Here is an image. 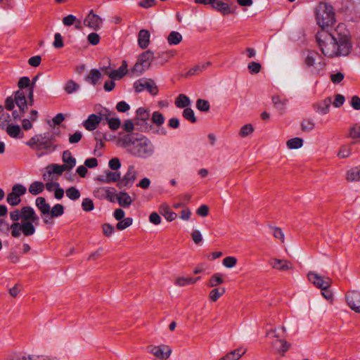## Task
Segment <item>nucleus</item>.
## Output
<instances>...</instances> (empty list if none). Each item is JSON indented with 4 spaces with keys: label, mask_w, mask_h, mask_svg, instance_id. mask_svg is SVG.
<instances>
[{
    "label": "nucleus",
    "mask_w": 360,
    "mask_h": 360,
    "mask_svg": "<svg viewBox=\"0 0 360 360\" xmlns=\"http://www.w3.org/2000/svg\"><path fill=\"white\" fill-rule=\"evenodd\" d=\"M316 39L322 53L330 58L347 56L352 48L349 32L343 24H339L333 32L321 29Z\"/></svg>",
    "instance_id": "obj_1"
},
{
    "label": "nucleus",
    "mask_w": 360,
    "mask_h": 360,
    "mask_svg": "<svg viewBox=\"0 0 360 360\" xmlns=\"http://www.w3.org/2000/svg\"><path fill=\"white\" fill-rule=\"evenodd\" d=\"M11 219L13 223L11 225V236L19 238L21 233L25 236H30L35 233L34 225H38L39 216L30 206H24L20 210L15 209L9 213Z\"/></svg>",
    "instance_id": "obj_2"
},
{
    "label": "nucleus",
    "mask_w": 360,
    "mask_h": 360,
    "mask_svg": "<svg viewBox=\"0 0 360 360\" xmlns=\"http://www.w3.org/2000/svg\"><path fill=\"white\" fill-rule=\"evenodd\" d=\"M121 146L134 157L148 158L154 153V146L146 136L138 138L134 134H127L120 140Z\"/></svg>",
    "instance_id": "obj_3"
},
{
    "label": "nucleus",
    "mask_w": 360,
    "mask_h": 360,
    "mask_svg": "<svg viewBox=\"0 0 360 360\" xmlns=\"http://www.w3.org/2000/svg\"><path fill=\"white\" fill-rule=\"evenodd\" d=\"M316 19L321 29L332 26L335 22V14L332 5L320 2L316 9Z\"/></svg>",
    "instance_id": "obj_4"
},
{
    "label": "nucleus",
    "mask_w": 360,
    "mask_h": 360,
    "mask_svg": "<svg viewBox=\"0 0 360 360\" xmlns=\"http://www.w3.org/2000/svg\"><path fill=\"white\" fill-rule=\"evenodd\" d=\"M103 75L108 77L109 79L104 82V90H113L115 87V80L122 79L128 72V65L126 60H123L121 66L116 70H112L110 66L101 67Z\"/></svg>",
    "instance_id": "obj_5"
},
{
    "label": "nucleus",
    "mask_w": 360,
    "mask_h": 360,
    "mask_svg": "<svg viewBox=\"0 0 360 360\" xmlns=\"http://www.w3.org/2000/svg\"><path fill=\"white\" fill-rule=\"evenodd\" d=\"M26 144L32 149L37 151V155L38 158L56 150V146L53 145L52 141L42 134L34 136Z\"/></svg>",
    "instance_id": "obj_6"
},
{
    "label": "nucleus",
    "mask_w": 360,
    "mask_h": 360,
    "mask_svg": "<svg viewBox=\"0 0 360 360\" xmlns=\"http://www.w3.org/2000/svg\"><path fill=\"white\" fill-rule=\"evenodd\" d=\"M153 58L154 53L152 51L148 50L144 51L139 56L131 72L137 75H141L148 69Z\"/></svg>",
    "instance_id": "obj_7"
},
{
    "label": "nucleus",
    "mask_w": 360,
    "mask_h": 360,
    "mask_svg": "<svg viewBox=\"0 0 360 360\" xmlns=\"http://www.w3.org/2000/svg\"><path fill=\"white\" fill-rule=\"evenodd\" d=\"M305 64L310 71L315 74H319L325 67L323 58L315 51L308 52L305 58Z\"/></svg>",
    "instance_id": "obj_8"
},
{
    "label": "nucleus",
    "mask_w": 360,
    "mask_h": 360,
    "mask_svg": "<svg viewBox=\"0 0 360 360\" xmlns=\"http://www.w3.org/2000/svg\"><path fill=\"white\" fill-rule=\"evenodd\" d=\"M342 11L353 15L352 20L360 18V0H342Z\"/></svg>",
    "instance_id": "obj_9"
},
{
    "label": "nucleus",
    "mask_w": 360,
    "mask_h": 360,
    "mask_svg": "<svg viewBox=\"0 0 360 360\" xmlns=\"http://www.w3.org/2000/svg\"><path fill=\"white\" fill-rule=\"evenodd\" d=\"M309 281L319 288H329L332 284V280L329 277H322L316 272L310 271L307 275Z\"/></svg>",
    "instance_id": "obj_10"
},
{
    "label": "nucleus",
    "mask_w": 360,
    "mask_h": 360,
    "mask_svg": "<svg viewBox=\"0 0 360 360\" xmlns=\"http://www.w3.org/2000/svg\"><path fill=\"white\" fill-rule=\"evenodd\" d=\"M346 302L351 309L356 313H360V292L349 290L345 295Z\"/></svg>",
    "instance_id": "obj_11"
},
{
    "label": "nucleus",
    "mask_w": 360,
    "mask_h": 360,
    "mask_svg": "<svg viewBox=\"0 0 360 360\" xmlns=\"http://www.w3.org/2000/svg\"><path fill=\"white\" fill-rule=\"evenodd\" d=\"M137 174L138 173L135 169L134 165L129 166L127 172L121 179V180L117 183V186L119 188L131 186L136 180Z\"/></svg>",
    "instance_id": "obj_12"
},
{
    "label": "nucleus",
    "mask_w": 360,
    "mask_h": 360,
    "mask_svg": "<svg viewBox=\"0 0 360 360\" xmlns=\"http://www.w3.org/2000/svg\"><path fill=\"white\" fill-rule=\"evenodd\" d=\"M148 351L160 360L168 359L172 352V349L168 346L164 345L160 346H149Z\"/></svg>",
    "instance_id": "obj_13"
},
{
    "label": "nucleus",
    "mask_w": 360,
    "mask_h": 360,
    "mask_svg": "<svg viewBox=\"0 0 360 360\" xmlns=\"http://www.w3.org/2000/svg\"><path fill=\"white\" fill-rule=\"evenodd\" d=\"M134 87L135 90H154L158 89L153 79L146 77L136 80L134 84Z\"/></svg>",
    "instance_id": "obj_14"
},
{
    "label": "nucleus",
    "mask_w": 360,
    "mask_h": 360,
    "mask_svg": "<svg viewBox=\"0 0 360 360\" xmlns=\"http://www.w3.org/2000/svg\"><path fill=\"white\" fill-rule=\"evenodd\" d=\"M13 360H58L56 356L46 355H34L25 352H20L13 354Z\"/></svg>",
    "instance_id": "obj_15"
},
{
    "label": "nucleus",
    "mask_w": 360,
    "mask_h": 360,
    "mask_svg": "<svg viewBox=\"0 0 360 360\" xmlns=\"http://www.w3.org/2000/svg\"><path fill=\"white\" fill-rule=\"evenodd\" d=\"M84 25L94 30H98L102 25V19L98 15L93 13V11H91L84 19Z\"/></svg>",
    "instance_id": "obj_16"
},
{
    "label": "nucleus",
    "mask_w": 360,
    "mask_h": 360,
    "mask_svg": "<svg viewBox=\"0 0 360 360\" xmlns=\"http://www.w3.org/2000/svg\"><path fill=\"white\" fill-rule=\"evenodd\" d=\"M103 73L101 70V67L100 70L98 69H91L88 75L85 77V81L94 86H96L101 84V80Z\"/></svg>",
    "instance_id": "obj_17"
},
{
    "label": "nucleus",
    "mask_w": 360,
    "mask_h": 360,
    "mask_svg": "<svg viewBox=\"0 0 360 360\" xmlns=\"http://www.w3.org/2000/svg\"><path fill=\"white\" fill-rule=\"evenodd\" d=\"M331 103V97H328L323 101L314 103L313 108L316 112L326 115L329 112Z\"/></svg>",
    "instance_id": "obj_18"
},
{
    "label": "nucleus",
    "mask_w": 360,
    "mask_h": 360,
    "mask_svg": "<svg viewBox=\"0 0 360 360\" xmlns=\"http://www.w3.org/2000/svg\"><path fill=\"white\" fill-rule=\"evenodd\" d=\"M98 180L105 184L118 183L121 180V174L119 172L107 171L104 175L99 176Z\"/></svg>",
    "instance_id": "obj_19"
},
{
    "label": "nucleus",
    "mask_w": 360,
    "mask_h": 360,
    "mask_svg": "<svg viewBox=\"0 0 360 360\" xmlns=\"http://www.w3.org/2000/svg\"><path fill=\"white\" fill-rule=\"evenodd\" d=\"M101 122V116L96 114H91L88 116L87 119L84 122V127L88 131H93L96 129L98 125Z\"/></svg>",
    "instance_id": "obj_20"
},
{
    "label": "nucleus",
    "mask_w": 360,
    "mask_h": 360,
    "mask_svg": "<svg viewBox=\"0 0 360 360\" xmlns=\"http://www.w3.org/2000/svg\"><path fill=\"white\" fill-rule=\"evenodd\" d=\"M272 268L279 271H287L292 269V264L285 259L273 258L269 262Z\"/></svg>",
    "instance_id": "obj_21"
},
{
    "label": "nucleus",
    "mask_w": 360,
    "mask_h": 360,
    "mask_svg": "<svg viewBox=\"0 0 360 360\" xmlns=\"http://www.w3.org/2000/svg\"><path fill=\"white\" fill-rule=\"evenodd\" d=\"M150 34L148 30L142 29L138 34V44L142 49H146L150 43Z\"/></svg>",
    "instance_id": "obj_22"
},
{
    "label": "nucleus",
    "mask_w": 360,
    "mask_h": 360,
    "mask_svg": "<svg viewBox=\"0 0 360 360\" xmlns=\"http://www.w3.org/2000/svg\"><path fill=\"white\" fill-rule=\"evenodd\" d=\"M62 160L64 162L63 165L65 167L67 171L71 170L76 165V159L68 150L63 151Z\"/></svg>",
    "instance_id": "obj_23"
},
{
    "label": "nucleus",
    "mask_w": 360,
    "mask_h": 360,
    "mask_svg": "<svg viewBox=\"0 0 360 360\" xmlns=\"http://www.w3.org/2000/svg\"><path fill=\"white\" fill-rule=\"evenodd\" d=\"M272 347L275 352L283 355L289 349L290 345L284 340L277 339L273 342Z\"/></svg>",
    "instance_id": "obj_24"
},
{
    "label": "nucleus",
    "mask_w": 360,
    "mask_h": 360,
    "mask_svg": "<svg viewBox=\"0 0 360 360\" xmlns=\"http://www.w3.org/2000/svg\"><path fill=\"white\" fill-rule=\"evenodd\" d=\"M37 207L41 212V215H49L50 212V205L46 202L43 197H38L35 200Z\"/></svg>",
    "instance_id": "obj_25"
},
{
    "label": "nucleus",
    "mask_w": 360,
    "mask_h": 360,
    "mask_svg": "<svg viewBox=\"0 0 360 360\" xmlns=\"http://www.w3.org/2000/svg\"><path fill=\"white\" fill-rule=\"evenodd\" d=\"M117 201L121 207H127L133 202L131 196L127 193L122 191L117 195Z\"/></svg>",
    "instance_id": "obj_26"
},
{
    "label": "nucleus",
    "mask_w": 360,
    "mask_h": 360,
    "mask_svg": "<svg viewBox=\"0 0 360 360\" xmlns=\"http://www.w3.org/2000/svg\"><path fill=\"white\" fill-rule=\"evenodd\" d=\"M159 211L160 214L164 216V217L168 221H174L176 217L177 214L172 212L169 207L167 205H162L160 207Z\"/></svg>",
    "instance_id": "obj_27"
},
{
    "label": "nucleus",
    "mask_w": 360,
    "mask_h": 360,
    "mask_svg": "<svg viewBox=\"0 0 360 360\" xmlns=\"http://www.w3.org/2000/svg\"><path fill=\"white\" fill-rule=\"evenodd\" d=\"M15 101L20 111L25 112L27 107L24 91H15Z\"/></svg>",
    "instance_id": "obj_28"
},
{
    "label": "nucleus",
    "mask_w": 360,
    "mask_h": 360,
    "mask_svg": "<svg viewBox=\"0 0 360 360\" xmlns=\"http://www.w3.org/2000/svg\"><path fill=\"white\" fill-rule=\"evenodd\" d=\"M212 6L217 11L221 12L223 15H227L231 13V8L229 6L222 1L214 0L213 3H212Z\"/></svg>",
    "instance_id": "obj_29"
},
{
    "label": "nucleus",
    "mask_w": 360,
    "mask_h": 360,
    "mask_svg": "<svg viewBox=\"0 0 360 360\" xmlns=\"http://www.w3.org/2000/svg\"><path fill=\"white\" fill-rule=\"evenodd\" d=\"M346 179L350 182L360 181V166L352 167L348 170Z\"/></svg>",
    "instance_id": "obj_30"
},
{
    "label": "nucleus",
    "mask_w": 360,
    "mask_h": 360,
    "mask_svg": "<svg viewBox=\"0 0 360 360\" xmlns=\"http://www.w3.org/2000/svg\"><path fill=\"white\" fill-rule=\"evenodd\" d=\"M49 175H61L63 172L67 171L63 165L51 164L46 167Z\"/></svg>",
    "instance_id": "obj_31"
},
{
    "label": "nucleus",
    "mask_w": 360,
    "mask_h": 360,
    "mask_svg": "<svg viewBox=\"0 0 360 360\" xmlns=\"http://www.w3.org/2000/svg\"><path fill=\"white\" fill-rule=\"evenodd\" d=\"M245 352V351L242 349H237L229 352L219 360H238Z\"/></svg>",
    "instance_id": "obj_32"
},
{
    "label": "nucleus",
    "mask_w": 360,
    "mask_h": 360,
    "mask_svg": "<svg viewBox=\"0 0 360 360\" xmlns=\"http://www.w3.org/2000/svg\"><path fill=\"white\" fill-rule=\"evenodd\" d=\"M272 101L276 108L283 111L288 100L283 96L276 95L272 97Z\"/></svg>",
    "instance_id": "obj_33"
},
{
    "label": "nucleus",
    "mask_w": 360,
    "mask_h": 360,
    "mask_svg": "<svg viewBox=\"0 0 360 360\" xmlns=\"http://www.w3.org/2000/svg\"><path fill=\"white\" fill-rule=\"evenodd\" d=\"M44 188V184L38 181H35L33 183H32L29 187V192L33 195H37L39 193H41Z\"/></svg>",
    "instance_id": "obj_34"
},
{
    "label": "nucleus",
    "mask_w": 360,
    "mask_h": 360,
    "mask_svg": "<svg viewBox=\"0 0 360 360\" xmlns=\"http://www.w3.org/2000/svg\"><path fill=\"white\" fill-rule=\"evenodd\" d=\"M191 104L190 98L185 94H179L176 98L175 105L179 108H187Z\"/></svg>",
    "instance_id": "obj_35"
},
{
    "label": "nucleus",
    "mask_w": 360,
    "mask_h": 360,
    "mask_svg": "<svg viewBox=\"0 0 360 360\" xmlns=\"http://www.w3.org/2000/svg\"><path fill=\"white\" fill-rule=\"evenodd\" d=\"M210 65V63H203V64H198V65H196L195 66H194L193 68H191L188 72L186 73V77H190V76H194V75H199L200 73L202 72V71L207 68Z\"/></svg>",
    "instance_id": "obj_36"
},
{
    "label": "nucleus",
    "mask_w": 360,
    "mask_h": 360,
    "mask_svg": "<svg viewBox=\"0 0 360 360\" xmlns=\"http://www.w3.org/2000/svg\"><path fill=\"white\" fill-rule=\"evenodd\" d=\"M182 35L176 31H172L167 37V41L169 45H177L182 41Z\"/></svg>",
    "instance_id": "obj_37"
},
{
    "label": "nucleus",
    "mask_w": 360,
    "mask_h": 360,
    "mask_svg": "<svg viewBox=\"0 0 360 360\" xmlns=\"http://www.w3.org/2000/svg\"><path fill=\"white\" fill-rule=\"evenodd\" d=\"M224 282V276L220 273L213 274L207 283V286L210 288L216 287Z\"/></svg>",
    "instance_id": "obj_38"
},
{
    "label": "nucleus",
    "mask_w": 360,
    "mask_h": 360,
    "mask_svg": "<svg viewBox=\"0 0 360 360\" xmlns=\"http://www.w3.org/2000/svg\"><path fill=\"white\" fill-rule=\"evenodd\" d=\"M286 145L289 149H298L303 145V139L299 137H295L289 139Z\"/></svg>",
    "instance_id": "obj_39"
},
{
    "label": "nucleus",
    "mask_w": 360,
    "mask_h": 360,
    "mask_svg": "<svg viewBox=\"0 0 360 360\" xmlns=\"http://www.w3.org/2000/svg\"><path fill=\"white\" fill-rule=\"evenodd\" d=\"M64 213V207L61 204H56L51 209L49 215L51 218H56L63 215Z\"/></svg>",
    "instance_id": "obj_40"
},
{
    "label": "nucleus",
    "mask_w": 360,
    "mask_h": 360,
    "mask_svg": "<svg viewBox=\"0 0 360 360\" xmlns=\"http://www.w3.org/2000/svg\"><path fill=\"white\" fill-rule=\"evenodd\" d=\"M224 288H216L210 292L209 297L212 302H216L219 298L225 293Z\"/></svg>",
    "instance_id": "obj_41"
},
{
    "label": "nucleus",
    "mask_w": 360,
    "mask_h": 360,
    "mask_svg": "<svg viewBox=\"0 0 360 360\" xmlns=\"http://www.w3.org/2000/svg\"><path fill=\"white\" fill-rule=\"evenodd\" d=\"M20 131L21 129L19 125H8L6 127V133L12 138H18Z\"/></svg>",
    "instance_id": "obj_42"
},
{
    "label": "nucleus",
    "mask_w": 360,
    "mask_h": 360,
    "mask_svg": "<svg viewBox=\"0 0 360 360\" xmlns=\"http://www.w3.org/2000/svg\"><path fill=\"white\" fill-rule=\"evenodd\" d=\"M196 108L198 110L205 112L210 110V105L208 101L198 98L196 101Z\"/></svg>",
    "instance_id": "obj_43"
},
{
    "label": "nucleus",
    "mask_w": 360,
    "mask_h": 360,
    "mask_svg": "<svg viewBox=\"0 0 360 360\" xmlns=\"http://www.w3.org/2000/svg\"><path fill=\"white\" fill-rule=\"evenodd\" d=\"M194 283L195 280H193L192 277H178L174 282V284L179 287H184L187 285H191Z\"/></svg>",
    "instance_id": "obj_44"
},
{
    "label": "nucleus",
    "mask_w": 360,
    "mask_h": 360,
    "mask_svg": "<svg viewBox=\"0 0 360 360\" xmlns=\"http://www.w3.org/2000/svg\"><path fill=\"white\" fill-rule=\"evenodd\" d=\"M66 195L72 200H76L80 197L79 191L74 186L66 190Z\"/></svg>",
    "instance_id": "obj_45"
},
{
    "label": "nucleus",
    "mask_w": 360,
    "mask_h": 360,
    "mask_svg": "<svg viewBox=\"0 0 360 360\" xmlns=\"http://www.w3.org/2000/svg\"><path fill=\"white\" fill-rule=\"evenodd\" d=\"M6 202L11 206H17L20 203L21 199L14 193L11 192L7 195Z\"/></svg>",
    "instance_id": "obj_46"
},
{
    "label": "nucleus",
    "mask_w": 360,
    "mask_h": 360,
    "mask_svg": "<svg viewBox=\"0 0 360 360\" xmlns=\"http://www.w3.org/2000/svg\"><path fill=\"white\" fill-rule=\"evenodd\" d=\"M183 117L192 123H195L197 121L194 112L191 108L187 107L184 110Z\"/></svg>",
    "instance_id": "obj_47"
},
{
    "label": "nucleus",
    "mask_w": 360,
    "mask_h": 360,
    "mask_svg": "<svg viewBox=\"0 0 360 360\" xmlns=\"http://www.w3.org/2000/svg\"><path fill=\"white\" fill-rule=\"evenodd\" d=\"M26 187L20 184H16L13 185L11 190L12 193H14V194L17 195L20 198L22 195H25L26 193Z\"/></svg>",
    "instance_id": "obj_48"
},
{
    "label": "nucleus",
    "mask_w": 360,
    "mask_h": 360,
    "mask_svg": "<svg viewBox=\"0 0 360 360\" xmlns=\"http://www.w3.org/2000/svg\"><path fill=\"white\" fill-rule=\"evenodd\" d=\"M109 115H110V113H108V115H105V119L108 122L109 127L112 130H117L120 126V121L118 118H113V117L109 118L108 117Z\"/></svg>",
    "instance_id": "obj_49"
},
{
    "label": "nucleus",
    "mask_w": 360,
    "mask_h": 360,
    "mask_svg": "<svg viewBox=\"0 0 360 360\" xmlns=\"http://www.w3.org/2000/svg\"><path fill=\"white\" fill-rule=\"evenodd\" d=\"M132 221L133 220L130 217L124 218L119 221L116 225V227L120 231L124 230L131 226L132 224Z\"/></svg>",
    "instance_id": "obj_50"
},
{
    "label": "nucleus",
    "mask_w": 360,
    "mask_h": 360,
    "mask_svg": "<svg viewBox=\"0 0 360 360\" xmlns=\"http://www.w3.org/2000/svg\"><path fill=\"white\" fill-rule=\"evenodd\" d=\"M315 127V123L310 120H304L301 122V129L303 131H311Z\"/></svg>",
    "instance_id": "obj_51"
},
{
    "label": "nucleus",
    "mask_w": 360,
    "mask_h": 360,
    "mask_svg": "<svg viewBox=\"0 0 360 360\" xmlns=\"http://www.w3.org/2000/svg\"><path fill=\"white\" fill-rule=\"evenodd\" d=\"M82 207L85 212H90L93 210L94 208L93 200L88 198H84L82 202Z\"/></svg>",
    "instance_id": "obj_52"
},
{
    "label": "nucleus",
    "mask_w": 360,
    "mask_h": 360,
    "mask_svg": "<svg viewBox=\"0 0 360 360\" xmlns=\"http://www.w3.org/2000/svg\"><path fill=\"white\" fill-rule=\"evenodd\" d=\"M152 122L158 126L162 125L165 122V118L160 112L156 111L153 113Z\"/></svg>",
    "instance_id": "obj_53"
},
{
    "label": "nucleus",
    "mask_w": 360,
    "mask_h": 360,
    "mask_svg": "<svg viewBox=\"0 0 360 360\" xmlns=\"http://www.w3.org/2000/svg\"><path fill=\"white\" fill-rule=\"evenodd\" d=\"M254 128L251 124H245L240 128V136L241 137H245L252 134Z\"/></svg>",
    "instance_id": "obj_54"
},
{
    "label": "nucleus",
    "mask_w": 360,
    "mask_h": 360,
    "mask_svg": "<svg viewBox=\"0 0 360 360\" xmlns=\"http://www.w3.org/2000/svg\"><path fill=\"white\" fill-rule=\"evenodd\" d=\"M261 65L260 63H257V62H255V61H252V62H250L248 65V68L249 70V72L251 73V74H257V73H259L261 70Z\"/></svg>",
    "instance_id": "obj_55"
},
{
    "label": "nucleus",
    "mask_w": 360,
    "mask_h": 360,
    "mask_svg": "<svg viewBox=\"0 0 360 360\" xmlns=\"http://www.w3.org/2000/svg\"><path fill=\"white\" fill-rule=\"evenodd\" d=\"M222 263L226 267L232 268L236 264L237 259L235 257H226L223 259Z\"/></svg>",
    "instance_id": "obj_56"
},
{
    "label": "nucleus",
    "mask_w": 360,
    "mask_h": 360,
    "mask_svg": "<svg viewBox=\"0 0 360 360\" xmlns=\"http://www.w3.org/2000/svg\"><path fill=\"white\" fill-rule=\"evenodd\" d=\"M108 190V187L98 188L94 191V195L99 199H105Z\"/></svg>",
    "instance_id": "obj_57"
},
{
    "label": "nucleus",
    "mask_w": 360,
    "mask_h": 360,
    "mask_svg": "<svg viewBox=\"0 0 360 360\" xmlns=\"http://www.w3.org/2000/svg\"><path fill=\"white\" fill-rule=\"evenodd\" d=\"M82 138V133L79 131H77L73 134L69 136V142L71 144L77 143L81 141Z\"/></svg>",
    "instance_id": "obj_58"
},
{
    "label": "nucleus",
    "mask_w": 360,
    "mask_h": 360,
    "mask_svg": "<svg viewBox=\"0 0 360 360\" xmlns=\"http://www.w3.org/2000/svg\"><path fill=\"white\" fill-rule=\"evenodd\" d=\"M30 85V79L28 77H20L18 82V86L21 90L29 87Z\"/></svg>",
    "instance_id": "obj_59"
},
{
    "label": "nucleus",
    "mask_w": 360,
    "mask_h": 360,
    "mask_svg": "<svg viewBox=\"0 0 360 360\" xmlns=\"http://www.w3.org/2000/svg\"><path fill=\"white\" fill-rule=\"evenodd\" d=\"M53 46L56 49H60V48L63 47V46H64L63 40L62 36L60 33H56L54 34V41L53 43Z\"/></svg>",
    "instance_id": "obj_60"
},
{
    "label": "nucleus",
    "mask_w": 360,
    "mask_h": 360,
    "mask_svg": "<svg viewBox=\"0 0 360 360\" xmlns=\"http://www.w3.org/2000/svg\"><path fill=\"white\" fill-rule=\"evenodd\" d=\"M88 41L89 44L95 46L97 45L100 41V37L96 32H91L88 35Z\"/></svg>",
    "instance_id": "obj_61"
},
{
    "label": "nucleus",
    "mask_w": 360,
    "mask_h": 360,
    "mask_svg": "<svg viewBox=\"0 0 360 360\" xmlns=\"http://www.w3.org/2000/svg\"><path fill=\"white\" fill-rule=\"evenodd\" d=\"M136 115L141 120H146L149 117L148 112L143 108H139L137 109Z\"/></svg>",
    "instance_id": "obj_62"
},
{
    "label": "nucleus",
    "mask_w": 360,
    "mask_h": 360,
    "mask_svg": "<svg viewBox=\"0 0 360 360\" xmlns=\"http://www.w3.org/2000/svg\"><path fill=\"white\" fill-rule=\"evenodd\" d=\"M109 167L112 170H117L121 167L120 160L117 158H114L108 162Z\"/></svg>",
    "instance_id": "obj_63"
},
{
    "label": "nucleus",
    "mask_w": 360,
    "mask_h": 360,
    "mask_svg": "<svg viewBox=\"0 0 360 360\" xmlns=\"http://www.w3.org/2000/svg\"><path fill=\"white\" fill-rule=\"evenodd\" d=\"M103 234L109 237L115 232V228L110 224H104L102 226Z\"/></svg>",
    "instance_id": "obj_64"
}]
</instances>
